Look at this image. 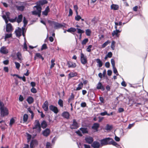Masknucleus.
<instances>
[{"mask_svg": "<svg viewBox=\"0 0 148 148\" xmlns=\"http://www.w3.org/2000/svg\"><path fill=\"white\" fill-rule=\"evenodd\" d=\"M111 62L112 65V67H115V61L113 59H112L111 60Z\"/></svg>", "mask_w": 148, "mask_h": 148, "instance_id": "obj_57", "label": "nucleus"}, {"mask_svg": "<svg viewBox=\"0 0 148 148\" xmlns=\"http://www.w3.org/2000/svg\"><path fill=\"white\" fill-rule=\"evenodd\" d=\"M14 63L15 65L16 68L18 69H19L20 66V64L18 62H15Z\"/></svg>", "mask_w": 148, "mask_h": 148, "instance_id": "obj_50", "label": "nucleus"}, {"mask_svg": "<svg viewBox=\"0 0 148 148\" xmlns=\"http://www.w3.org/2000/svg\"><path fill=\"white\" fill-rule=\"evenodd\" d=\"M28 111L31 114V118H33L34 116V113L33 111L32 110L31 108H27Z\"/></svg>", "mask_w": 148, "mask_h": 148, "instance_id": "obj_44", "label": "nucleus"}, {"mask_svg": "<svg viewBox=\"0 0 148 148\" xmlns=\"http://www.w3.org/2000/svg\"><path fill=\"white\" fill-rule=\"evenodd\" d=\"M97 63L98 64V66L99 67H101L103 65V63L99 59H97L96 60Z\"/></svg>", "mask_w": 148, "mask_h": 148, "instance_id": "obj_28", "label": "nucleus"}, {"mask_svg": "<svg viewBox=\"0 0 148 148\" xmlns=\"http://www.w3.org/2000/svg\"><path fill=\"white\" fill-rule=\"evenodd\" d=\"M39 5H42L44 4H46L47 3V1L46 0H42V1H39L38 2Z\"/></svg>", "mask_w": 148, "mask_h": 148, "instance_id": "obj_36", "label": "nucleus"}, {"mask_svg": "<svg viewBox=\"0 0 148 148\" xmlns=\"http://www.w3.org/2000/svg\"><path fill=\"white\" fill-rule=\"evenodd\" d=\"M80 19H81V17L79 15H77L75 16V19L76 21H79Z\"/></svg>", "mask_w": 148, "mask_h": 148, "instance_id": "obj_56", "label": "nucleus"}, {"mask_svg": "<svg viewBox=\"0 0 148 148\" xmlns=\"http://www.w3.org/2000/svg\"><path fill=\"white\" fill-rule=\"evenodd\" d=\"M55 60L54 59H53L51 60V64L50 66V68L51 69L54 66L55 64L54 63L55 62Z\"/></svg>", "mask_w": 148, "mask_h": 148, "instance_id": "obj_37", "label": "nucleus"}, {"mask_svg": "<svg viewBox=\"0 0 148 148\" xmlns=\"http://www.w3.org/2000/svg\"><path fill=\"white\" fill-rule=\"evenodd\" d=\"M48 103L47 101H46L43 104L42 108L45 111H47L48 110Z\"/></svg>", "mask_w": 148, "mask_h": 148, "instance_id": "obj_19", "label": "nucleus"}, {"mask_svg": "<svg viewBox=\"0 0 148 148\" xmlns=\"http://www.w3.org/2000/svg\"><path fill=\"white\" fill-rule=\"evenodd\" d=\"M76 30V29L75 28L71 27L68 29L66 30L67 32L72 33L75 32Z\"/></svg>", "mask_w": 148, "mask_h": 148, "instance_id": "obj_30", "label": "nucleus"}, {"mask_svg": "<svg viewBox=\"0 0 148 148\" xmlns=\"http://www.w3.org/2000/svg\"><path fill=\"white\" fill-rule=\"evenodd\" d=\"M7 126V125L5 123H4L3 124H2L0 125V127L2 130H4L5 129V126Z\"/></svg>", "mask_w": 148, "mask_h": 148, "instance_id": "obj_40", "label": "nucleus"}, {"mask_svg": "<svg viewBox=\"0 0 148 148\" xmlns=\"http://www.w3.org/2000/svg\"><path fill=\"white\" fill-rule=\"evenodd\" d=\"M83 83L82 82H80L78 85V87L76 88V90H78L81 89L83 87Z\"/></svg>", "mask_w": 148, "mask_h": 148, "instance_id": "obj_33", "label": "nucleus"}, {"mask_svg": "<svg viewBox=\"0 0 148 148\" xmlns=\"http://www.w3.org/2000/svg\"><path fill=\"white\" fill-rule=\"evenodd\" d=\"M77 74L76 72H71L69 74V77L71 78L77 75Z\"/></svg>", "mask_w": 148, "mask_h": 148, "instance_id": "obj_34", "label": "nucleus"}, {"mask_svg": "<svg viewBox=\"0 0 148 148\" xmlns=\"http://www.w3.org/2000/svg\"><path fill=\"white\" fill-rule=\"evenodd\" d=\"M36 56L39 58L41 59L42 60H43L44 59V58L42 57V56L39 53H37L36 54Z\"/></svg>", "mask_w": 148, "mask_h": 148, "instance_id": "obj_38", "label": "nucleus"}, {"mask_svg": "<svg viewBox=\"0 0 148 148\" xmlns=\"http://www.w3.org/2000/svg\"><path fill=\"white\" fill-rule=\"evenodd\" d=\"M49 23L51 24V26L54 25V28L56 29L65 27V25H66V24L64 23L61 24L53 21H49Z\"/></svg>", "mask_w": 148, "mask_h": 148, "instance_id": "obj_1", "label": "nucleus"}, {"mask_svg": "<svg viewBox=\"0 0 148 148\" xmlns=\"http://www.w3.org/2000/svg\"><path fill=\"white\" fill-rule=\"evenodd\" d=\"M112 67L113 68L114 73L116 74V75H119V74H118V73L117 71L116 68L115 67H115Z\"/></svg>", "mask_w": 148, "mask_h": 148, "instance_id": "obj_53", "label": "nucleus"}, {"mask_svg": "<svg viewBox=\"0 0 148 148\" xmlns=\"http://www.w3.org/2000/svg\"><path fill=\"white\" fill-rule=\"evenodd\" d=\"M88 38H85L83 40L82 42V44L83 45H85L88 42Z\"/></svg>", "mask_w": 148, "mask_h": 148, "instance_id": "obj_46", "label": "nucleus"}, {"mask_svg": "<svg viewBox=\"0 0 148 148\" xmlns=\"http://www.w3.org/2000/svg\"><path fill=\"white\" fill-rule=\"evenodd\" d=\"M49 109L53 112L54 113L57 114L58 112V111L57 108L53 105H51L49 106Z\"/></svg>", "mask_w": 148, "mask_h": 148, "instance_id": "obj_12", "label": "nucleus"}, {"mask_svg": "<svg viewBox=\"0 0 148 148\" xmlns=\"http://www.w3.org/2000/svg\"><path fill=\"white\" fill-rule=\"evenodd\" d=\"M62 116L64 118L69 119L70 114L68 112L65 111L62 113Z\"/></svg>", "mask_w": 148, "mask_h": 148, "instance_id": "obj_14", "label": "nucleus"}, {"mask_svg": "<svg viewBox=\"0 0 148 148\" xmlns=\"http://www.w3.org/2000/svg\"><path fill=\"white\" fill-rule=\"evenodd\" d=\"M50 11V10L49 8V6H48L46 7L45 8V10L43 12H42V14H44L45 16H47V15L48 13Z\"/></svg>", "mask_w": 148, "mask_h": 148, "instance_id": "obj_25", "label": "nucleus"}, {"mask_svg": "<svg viewBox=\"0 0 148 148\" xmlns=\"http://www.w3.org/2000/svg\"><path fill=\"white\" fill-rule=\"evenodd\" d=\"M76 29V30H77V33L79 34H82V33H83L84 32V31L83 30L81 29L78 28H77Z\"/></svg>", "mask_w": 148, "mask_h": 148, "instance_id": "obj_41", "label": "nucleus"}, {"mask_svg": "<svg viewBox=\"0 0 148 148\" xmlns=\"http://www.w3.org/2000/svg\"><path fill=\"white\" fill-rule=\"evenodd\" d=\"M16 56L19 60L21 61L23 60L21 54L20 52H18L17 53Z\"/></svg>", "mask_w": 148, "mask_h": 148, "instance_id": "obj_27", "label": "nucleus"}, {"mask_svg": "<svg viewBox=\"0 0 148 148\" xmlns=\"http://www.w3.org/2000/svg\"><path fill=\"white\" fill-rule=\"evenodd\" d=\"M23 23H24V26H25L27 23V19L25 17H23Z\"/></svg>", "mask_w": 148, "mask_h": 148, "instance_id": "obj_49", "label": "nucleus"}, {"mask_svg": "<svg viewBox=\"0 0 148 148\" xmlns=\"http://www.w3.org/2000/svg\"><path fill=\"white\" fill-rule=\"evenodd\" d=\"M79 127L78 123H77L75 119L73 120V123L71 125V129H76Z\"/></svg>", "mask_w": 148, "mask_h": 148, "instance_id": "obj_8", "label": "nucleus"}, {"mask_svg": "<svg viewBox=\"0 0 148 148\" xmlns=\"http://www.w3.org/2000/svg\"><path fill=\"white\" fill-rule=\"evenodd\" d=\"M85 140L86 143L88 144H91L93 141V138L90 136H88L85 138Z\"/></svg>", "mask_w": 148, "mask_h": 148, "instance_id": "obj_16", "label": "nucleus"}, {"mask_svg": "<svg viewBox=\"0 0 148 148\" xmlns=\"http://www.w3.org/2000/svg\"><path fill=\"white\" fill-rule=\"evenodd\" d=\"M80 60L81 63L83 65H85L87 63L86 56H84L82 52L80 54Z\"/></svg>", "mask_w": 148, "mask_h": 148, "instance_id": "obj_4", "label": "nucleus"}, {"mask_svg": "<svg viewBox=\"0 0 148 148\" xmlns=\"http://www.w3.org/2000/svg\"><path fill=\"white\" fill-rule=\"evenodd\" d=\"M96 88L98 90H101L102 91H103L105 90V88L101 82H99L97 84Z\"/></svg>", "mask_w": 148, "mask_h": 148, "instance_id": "obj_9", "label": "nucleus"}, {"mask_svg": "<svg viewBox=\"0 0 148 148\" xmlns=\"http://www.w3.org/2000/svg\"><path fill=\"white\" fill-rule=\"evenodd\" d=\"M23 18V15L21 14L18 16V18H17L16 20L17 22L18 23H20L22 21Z\"/></svg>", "mask_w": 148, "mask_h": 148, "instance_id": "obj_26", "label": "nucleus"}, {"mask_svg": "<svg viewBox=\"0 0 148 148\" xmlns=\"http://www.w3.org/2000/svg\"><path fill=\"white\" fill-rule=\"evenodd\" d=\"M110 43V42L109 40L107 41L102 45V47H105L108 45V43Z\"/></svg>", "mask_w": 148, "mask_h": 148, "instance_id": "obj_47", "label": "nucleus"}, {"mask_svg": "<svg viewBox=\"0 0 148 148\" xmlns=\"http://www.w3.org/2000/svg\"><path fill=\"white\" fill-rule=\"evenodd\" d=\"M79 130L82 132L83 134L88 133V131L87 128L81 127L80 128Z\"/></svg>", "mask_w": 148, "mask_h": 148, "instance_id": "obj_31", "label": "nucleus"}, {"mask_svg": "<svg viewBox=\"0 0 148 148\" xmlns=\"http://www.w3.org/2000/svg\"><path fill=\"white\" fill-rule=\"evenodd\" d=\"M34 125L33 127V129H37V131L40 132L41 130L40 124L39 121L38 120H36L35 121L34 123Z\"/></svg>", "mask_w": 148, "mask_h": 148, "instance_id": "obj_2", "label": "nucleus"}, {"mask_svg": "<svg viewBox=\"0 0 148 148\" xmlns=\"http://www.w3.org/2000/svg\"><path fill=\"white\" fill-rule=\"evenodd\" d=\"M115 42L114 41H113L111 43V48L112 49V50H114V47H115Z\"/></svg>", "mask_w": 148, "mask_h": 148, "instance_id": "obj_54", "label": "nucleus"}, {"mask_svg": "<svg viewBox=\"0 0 148 148\" xmlns=\"http://www.w3.org/2000/svg\"><path fill=\"white\" fill-rule=\"evenodd\" d=\"M58 103L59 105L60 106L62 107L63 106V101L61 99H59L58 102Z\"/></svg>", "mask_w": 148, "mask_h": 148, "instance_id": "obj_43", "label": "nucleus"}, {"mask_svg": "<svg viewBox=\"0 0 148 148\" xmlns=\"http://www.w3.org/2000/svg\"><path fill=\"white\" fill-rule=\"evenodd\" d=\"M105 66L107 68H109L110 66V63L109 62H106L105 64Z\"/></svg>", "mask_w": 148, "mask_h": 148, "instance_id": "obj_63", "label": "nucleus"}, {"mask_svg": "<svg viewBox=\"0 0 148 148\" xmlns=\"http://www.w3.org/2000/svg\"><path fill=\"white\" fill-rule=\"evenodd\" d=\"M100 125L97 123H95L93 125L92 128L93 130H95L96 131H98V129Z\"/></svg>", "mask_w": 148, "mask_h": 148, "instance_id": "obj_17", "label": "nucleus"}, {"mask_svg": "<svg viewBox=\"0 0 148 148\" xmlns=\"http://www.w3.org/2000/svg\"><path fill=\"white\" fill-rule=\"evenodd\" d=\"M112 53L111 52H109L108 53L107 56L108 58H110L112 57Z\"/></svg>", "mask_w": 148, "mask_h": 148, "instance_id": "obj_64", "label": "nucleus"}, {"mask_svg": "<svg viewBox=\"0 0 148 148\" xmlns=\"http://www.w3.org/2000/svg\"><path fill=\"white\" fill-rule=\"evenodd\" d=\"M41 127L43 129L46 128L47 126V123L46 122L43 120L41 123Z\"/></svg>", "mask_w": 148, "mask_h": 148, "instance_id": "obj_24", "label": "nucleus"}, {"mask_svg": "<svg viewBox=\"0 0 148 148\" xmlns=\"http://www.w3.org/2000/svg\"><path fill=\"white\" fill-rule=\"evenodd\" d=\"M12 34H5V39L9 38H11L12 36Z\"/></svg>", "mask_w": 148, "mask_h": 148, "instance_id": "obj_45", "label": "nucleus"}, {"mask_svg": "<svg viewBox=\"0 0 148 148\" xmlns=\"http://www.w3.org/2000/svg\"><path fill=\"white\" fill-rule=\"evenodd\" d=\"M28 115L27 114H25L23 116V123L26 122L28 120Z\"/></svg>", "mask_w": 148, "mask_h": 148, "instance_id": "obj_35", "label": "nucleus"}, {"mask_svg": "<svg viewBox=\"0 0 148 148\" xmlns=\"http://www.w3.org/2000/svg\"><path fill=\"white\" fill-rule=\"evenodd\" d=\"M14 32L16 34V37H19L21 35V29L19 27H18L17 29H16Z\"/></svg>", "mask_w": 148, "mask_h": 148, "instance_id": "obj_11", "label": "nucleus"}, {"mask_svg": "<svg viewBox=\"0 0 148 148\" xmlns=\"http://www.w3.org/2000/svg\"><path fill=\"white\" fill-rule=\"evenodd\" d=\"M119 8L118 5H117L112 4L111 6V9L115 10H118Z\"/></svg>", "mask_w": 148, "mask_h": 148, "instance_id": "obj_32", "label": "nucleus"}, {"mask_svg": "<svg viewBox=\"0 0 148 148\" xmlns=\"http://www.w3.org/2000/svg\"><path fill=\"white\" fill-rule=\"evenodd\" d=\"M16 7L17 10L22 12L24 11L25 6L24 5L16 6Z\"/></svg>", "mask_w": 148, "mask_h": 148, "instance_id": "obj_23", "label": "nucleus"}, {"mask_svg": "<svg viewBox=\"0 0 148 148\" xmlns=\"http://www.w3.org/2000/svg\"><path fill=\"white\" fill-rule=\"evenodd\" d=\"M26 100L29 104L32 103L34 101L33 98L31 96L28 97L27 99Z\"/></svg>", "mask_w": 148, "mask_h": 148, "instance_id": "obj_22", "label": "nucleus"}, {"mask_svg": "<svg viewBox=\"0 0 148 148\" xmlns=\"http://www.w3.org/2000/svg\"><path fill=\"white\" fill-rule=\"evenodd\" d=\"M16 18H17V17H16L14 19H10V18H9V19H8V20H9V21H10V22L13 23L14 22H15L16 21Z\"/></svg>", "mask_w": 148, "mask_h": 148, "instance_id": "obj_59", "label": "nucleus"}, {"mask_svg": "<svg viewBox=\"0 0 148 148\" xmlns=\"http://www.w3.org/2000/svg\"><path fill=\"white\" fill-rule=\"evenodd\" d=\"M86 106V103L85 102H83L81 104V106L82 107H85Z\"/></svg>", "mask_w": 148, "mask_h": 148, "instance_id": "obj_61", "label": "nucleus"}, {"mask_svg": "<svg viewBox=\"0 0 148 148\" xmlns=\"http://www.w3.org/2000/svg\"><path fill=\"white\" fill-rule=\"evenodd\" d=\"M91 146L93 148H98L100 146V144L98 142L94 141L92 144Z\"/></svg>", "mask_w": 148, "mask_h": 148, "instance_id": "obj_20", "label": "nucleus"}, {"mask_svg": "<svg viewBox=\"0 0 148 148\" xmlns=\"http://www.w3.org/2000/svg\"><path fill=\"white\" fill-rule=\"evenodd\" d=\"M0 112L1 116L2 117H3L8 115L9 113L8 110L6 108H3L1 107V109H0Z\"/></svg>", "mask_w": 148, "mask_h": 148, "instance_id": "obj_3", "label": "nucleus"}, {"mask_svg": "<svg viewBox=\"0 0 148 148\" xmlns=\"http://www.w3.org/2000/svg\"><path fill=\"white\" fill-rule=\"evenodd\" d=\"M47 44H44L42 45V47L41 49V50L42 51L44 49H47Z\"/></svg>", "mask_w": 148, "mask_h": 148, "instance_id": "obj_48", "label": "nucleus"}, {"mask_svg": "<svg viewBox=\"0 0 148 148\" xmlns=\"http://www.w3.org/2000/svg\"><path fill=\"white\" fill-rule=\"evenodd\" d=\"M31 92L33 93H35L37 92V90L35 88L33 87L31 89Z\"/></svg>", "mask_w": 148, "mask_h": 148, "instance_id": "obj_58", "label": "nucleus"}, {"mask_svg": "<svg viewBox=\"0 0 148 148\" xmlns=\"http://www.w3.org/2000/svg\"><path fill=\"white\" fill-rule=\"evenodd\" d=\"M112 128V125H110L108 124H107L105 130H110Z\"/></svg>", "mask_w": 148, "mask_h": 148, "instance_id": "obj_39", "label": "nucleus"}, {"mask_svg": "<svg viewBox=\"0 0 148 148\" xmlns=\"http://www.w3.org/2000/svg\"><path fill=\"white\" fill-rule=\"evenodd\" d=\"M14 119L13 118H12L10 121V126H12V124L14 123Z\"/></svg>", "mask_w": 148, "mask_h": 148, "instance_id": "obj_52", "label": "nucleus"}, {"mask_svg": "<svg viewBox=\"0 0 148 148\" xmlns=\"http://www.w3.org/2000/svg\"><path fill=\"white\" fill-rule=\"evenodd\" d=\"M110 138H106L101 140L100 142L101 145L103 146L110 145Z\"/></svg>", "mask_w": 148, "mask_h": 148, "instance_id": "obj_5", "label": "nucleus"}, {"mask_svg": "<svg viewBox=\"0 0 148 148\" xmlns=\"http://www.w3.org/2000/svg\"><path fill=\"white\" fill-rule=\"evenodd\" d=\"M73 14V11L72 9L71 8L69 9V16H71Z\"/></svg>", "mask_w": 148, "mask_h": 148, "instance_id": "obj_62", "label": "nucleus"}, {"mask_svg": "<svg viewBox=\"0 0 148 148\" xmlns=\"http://www.w3.org/2000/svg\"><path fill=\"white\" fill-rule=\"evenodd\" d=\"M115 26H116L117 27V26L118 25H121L122 24V22L121 21H120L119 23L115 22H114Z\"/></svg>", "mask_w": 148, "mask_h": 148, "instance_id": "obj_55", "label": "nucleus"}, {"mask_svg": "<svg viewBox=\"0 0 148 148\" xmlns=\"http://www.w3.org/2000/svg\"><path fill=\"white\" fill-rule=\"evenodd\" d=\"M74 95H73V93H71V95L69 98L68 100V102L69 103H70L71 102V101L73 100L74 98Z\"/></svg>", "mask_w": 148, "mask_h": 148, "instance_id": "obj_29", "label": "nucleus"}, {"mask_svg": "<svg viewBox=\"0 0 148 148\" xmlns=\"http://www.w3.org/2000/svg\"><path fill=\"white\" fill-rule=\"evenodd\" d=\"M38 144L37 141L36 140H33L31 142L30 147V148H33Z\"/></svg>", "mask_w": 148, "mask_h": 148, "instance_id": "obj_10", "label": "nucleus"}, {"mask_svg": "<svg viewBox=\"0 0 148 148\" xmlns=\"http://www.w3.org/2000/svg\"><path fill=\"white\" fill-rule=\"evenodd\" d=\"M67 64L69 68H74L76 66V63L71 61H68L67 62Z\"/></svg>", "mask_w": 148, "mask_h": 148, "instance_id": "obj_15", "label": "nucleus"}, {"mask_svg": "<svg viewBox=\"0 0 148 148\" xmlns=\"http://www.w3.org/2000/svg\"><path fill=\"white\" fill-rule=\"evenodd\" d=\"M50 133V130L49 129H46L42 132L43 135L46 137L48 136Z\"/></svg>", "mask_w": 148, "mask_h": 148, "instance_id": "obj_18", "label": "nucleus"}, {"mask_svg": "<svg viewBox=\"0 0 148 148\" xmlns=\"http://www.w3.org/2000/svg\"><path fill=\"white\" fill-rule=\"evenodd\" d=\"M111 144L113 145L114 146H115L116 147H117L119 146V145L112 139L110 138V145Z\"/></svg>", "mask_w": 148, "mask_h": 148, "instance_id": "obj_21", "label": "nucleus"}, {"mask_svg": "<svg viewBox=\"0 0 148 148\" xmlns=\"http://www.w3.org/2000/svg\"><path fill=\"white\" fill-rule=\"evenodd\" d=\"M13 30L12 26L11 24L10 23L7 24L6 25V32L8 33L12 32Z\"/></svg>", "mask_w": 148, "mask_h": 148, "instance_id": "obj_7", "label": "nucleus"}, {"mask_svg": "<svg viewBox=\"0 0 148 148\" xmlns=\"http://www.w3.org/2000/svg\"><path fill=\"white\" fill-rule=\"evenodd\" d=\"M0 52L2 54H6L8 53V51L6 47L3 46L1 47L0 49Z\"/></svg>", "mask_w": 148, "mask_h": 148, "instance_id": "obj_13", "label": "nucleus"}, {"mask_svg": "<svg viewBox=\"0 0 148 148\" xmlns=\"http://www.w3.org/2000/svg\"><path fill=\"white\" fill-rule=\"evenodd\" d=\"M115 30L112 33V35L113 36H115L116 37H118L120 35L119 33L121 32V30H119V29H117V28L116 26H115Z\"/></svg>", "mask_w": 148, "mask_h": 148, "instance_id": "obj_6", "label": "nucleus"}, {"mask_svg": "<svg viewBox=\"0 0 148 148\" xmlns=\"http://www.w3.org/2000/svg\"><path fill=\"white\" fill-rule=\"evenodd\" d=\"M36 9L38 11V12H41V7L40 6V5H39L38 7Z\"/></svg>", "mask_w": 148, "mask_h": 148, "instance_id": "obj_60", "label": "nucleus"}, {"mask_svg": "<svg viewBox=\"0 0 148 148\" xmlns=\"http://www.w3.org/2000/svg\"><path fill=\"white\" fill-rule=\"evenodd\" d=\"M91 33V31L89 29H88L86 30V34L87 36H90Z\"/></svg>", "mask_w": 148, "mask_h": 148, "instance_id": "obj_42", "label": "nucleus"}, {"mask_svg": "<svg viewBox=\"0 0 148 148\" xmlns=\"http://www.w3.org/2000/svg\"><path fill=\"white\" fill-rule=\"evenodd\" d=\"M91 45H89L87 48L86 50L88 52H90L91 51V48L92 47Z\"/></svg>", "mask_w": 148, "mask_h": 148, "instance_id": "obj_51", "label": "nucleus"}]
</instances>
